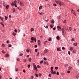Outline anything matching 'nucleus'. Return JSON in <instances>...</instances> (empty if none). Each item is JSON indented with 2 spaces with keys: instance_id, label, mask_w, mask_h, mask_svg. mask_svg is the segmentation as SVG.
Segmentation results:
<instances>
[{
  "instance_id": "473e14b6",
  "label": "nucleus",
  "mask_w": 79,
  "mask_h": 79,
  "mask_svg": "<svg viewBox=\"0 0 79 79\" xmlns=\"http://www.w3.org/2000/svg\"><path fill=\"white\" fill-rule=\"evenodd\" d=\"M37 68H41V67L39 65H38L37 66Z\"/></svg>"
},
{
  "instance_id": "72a5a7b5",
  "label": "nucleus",
  "mask_w": 79,
  "mask_h": 79,
  "mask_svg": "<svg viewBox=\"0 0 79 79\" xmlns=\"http://www.w3.org/2000/svg\"><path fill=\"white\" fill-rule=\"evenodd\" d=\"M1 24L3 26H4V24H3V23L2 22H1Z\"/></svg>"
},
{
  "instance_id": "3c124183",
  "label": "nucleus",
  "mask_w": 79,
  "mask_h": 79,
  "mask_svg": "<svg viewBox=\"0 0 79 79\" xmlns=\"http://www.w3.org/2000/svg\"><path fill=\"white\" fill-rule=\"evenodd\" d=\"M15 70L16 71H18V69L16 68Z\"/></svg>"
},
{
  "instance_id": "7c9ffc66",
  "label": "nucleus",
  "mask_w": 79,
  "mask_h": 79,
  "mask_svg": "<svg viewBox=\"0 0 79 79\" xmlns=\"http://www.w3.org/2000/svg\"><path fill=\"white\" fill-rule=\"evenodd\" d=\"M23 53H20L19 54V56H23Z\"/></svg>"
},
{
  "instance_id": "f8f14e48",
  "label": "nucleus",
  "mask_w": 79,
  "mask_h": 79,
  "mask_svg": "<svg viewBox=\"0 0 79 79\" xmlns=\"http://www.w3.org/2000/svg\"><path fill=\"white\" fill-rule=\"evenodd\" d=\"M31 60H32V59H31V58H30L28 60V61H29V62H31Z\"/></svg>"
},
{
  "instance_id": "69168bd1",
  "label": "nucleus",
  "mask_w": 79,
  "mask_h": 79,
  "mask_svg": "<svg viewBox=\"0 0 79 79\" xmlns=\"http://www.w3.org/2000/svg\"><path fill=\"white\" fill-rule=\"evenodd\" d=\"M67 73H70V71H67Z\"/></svg>"
},
{
  "instance_id": "e433bc0d",
  "label": "nucleus",
  "mask_w": 79,
  "mask_h": 79,
  "mask_svg": "<svg viewBox=\"0 0 79 79\" xmlns=\"http://www.w3.org/2000/svg\"><path fill=\"white\" fill-rule=\"evenodd\" d=\"M34 30V29H33V28H31V32H32V31H33Z\"/></svg>"
},
{
  "instance_id": "de8ad7c7",
  "label": "nucleus",
  "mask_w": 79,
  "mask_h": 79,
  "mask_svg": "<svg viewBox=\"0 0 79 79\" xmlns=\"http://www.w3.org/2000/svg\"><path fill=\"white\" fill-rule=\"evenodd\" d=\"M11 5L12 6H15V4H12Z\"/></svg>"
},
{
  "instance_id": "5701e85b",
  "label": "nucleus",
  "mask_w": 79,
  "mask_h": 79,
  "mask_svg": "<svg viewBox=\"0 0 79 79\" xmlns=\"http://www.w3.org/2000/svg\"><path fill=\"white\" fill-rule=\"evenodd\" d=\"M53 70H51V74H53Z\"/></svg>"
},
{
  "instance_id": "338daca9",
  "label": "nucleus",
  "mask_w": 79,
  "mask_h": 79,
  "mask_svg": "<svg viewBox=\"0 0 79 79\" xmlns=\"http://www.w3.org/2000/svg\"><path fill=\"white\" fill-rule=\"evenodd\" d=\"M68 65L67 64H65V67H68Z\"/></svg>"
},
{
  "instance_id": "a878e982",
  "label": "nucleus",
  "mask_w": 79,
  "mask_h": 79,
  "mask_svg": "<svg viewBox=\"0 0 79 79\" xmlns=\"http://www.w3.org/2000/svg\"><path fill=\"white\" fill-rule=\"evenodd\" d=\"M33 40L35 41V42H36L37 41V39H36V38H34Z\"/></svg>"
},
{
  "instance_id": "09e8293b",
  "label": "nucleus",
  "mask_w": 79,
  "mask_h": 79,
  "mask_svg": "<svg viewBox=\"0 0 79 79\" xmlns=\"http://www.w3.org/2000/svg\"><path fill=\"white\" fill-rule=\"evenodd\" d=\"M53 69V68L52 67H51V70H52Z\"/></svg>"
},
{
  "instance_id": "680f3d73",
  "label": "nucleus",
  "mask_w": 79,
  "mask_h": 79,
  "mask_svg": "<svg viewBox=\"0 0 79 79\" xmlns=\"http://www.w3.org/2000/svg\"><path fill=\"white\" fill-rule=\"evenodd\" d=\"M49 41H50L51 40V38H50L48 39Z\"/></svg>"
},
{
  "instance_id": "5fc2aeb1",
  "label": "nucleus",
  "mask_w": 79,
  "mask_h": 79,
  "mask_svg": "<svg viewBox=\"0 0 79 79\" xmlns=\"http://www.w3.org/2000/svg\"><path fill=\"white\" fill-rule=\"evenodd\" d=\"M17 30L15 29V32H17Z\"/></svg>"
},
{
  "instance_id": "393cba45",
  "label": "nucleus",
  "mask_w": 79,
  "mask_h": 79,
  "mask_svg": "<svg viewBox=\"0 0 79 79\" xmlns=\"http://www.w3.org/2000/svg\"><path fill=\"white\" fill-rule=\"evenodd\" d=\"M5 19L6 20H7V19H8V17L5 16Z\"/></svg>"
},
{
  "instance_id": "bb28decb",
  "label": "nucleus",
  "mask_w": 79,
  "mask_h": 79,
  "mask_svg": "<svg viewBox=\"0 0 79 79\" xmlns=\"http://www.w3.org/2000/svg\"><path fill=\"white\" fill-rule=\"evenodd\" d=\"M9 5H7V6H6V8L7 10H8V7H9Z\"/></svg>"
},
{
  "instance_id": "2eb2a0df",
  "label": "nucleus",
  "mask_w": 79,
  "mask_h": 79,
  "mask_svg": "<svg viewBox=\"0 0 79 79\" xmlns=\"http://www.w3.org/2000/svg\"><path fill=\"white\" fill-rule=\"evenodd\" d=\"M6 57H9V54H7L6 55Z\"/></svg>"
},
{
  "instance_id": "ddd939ff",
  "label": "nucleus",
  "mask_w": 79,
  "mask_h": 79,
  "mask_svg": "<svg viewBox=\"0 0 79 79\" xmlns=\"http://www.w3.org/2000/svg\"><path fill=\"white\" fill-rule=\"evenodd\" d=\"M73 44V45L74 46H77V43H74Z\"/></svg>"
},
{
  "instance_id": "864d4df0",
  "label": "nucleus",
  "mask_w": 79,
  "mask_h": 79,
  "mask_svg": "<svg viewBox=\"0 0 79 79\" xmlns=\"http://www.w3.org/2000/svg\"><path fill=\"white\" fill-rule=\"evenodd\" d=\"M35 76H36V77H38V74H35Z\"/></svg>"
},
{
  "instance_id": "4d7b16f0",
  "label": "nucleus",
  "mask_w": 79,
  "mask_h": 79,
  "mask_svg": "<svg viewBox=\"0 0 79 79\" xmlns=\"http://www.w3.org/2000/svg\"><path fill=\"white\" fill-rule=\"evenodd\" d=\"M48 76H49V77H51V76H51V74H49Z\"/></svg>"
},
{
  "instance_id": "f704fd0d",
  "label": "nucleus",
  "mask_w": 79,
  "mask_h": 79,
  "mask_svg": "<svg viewBox=\"0 0 79 79\" xmlns=\"http://www.w3.org/2000/svg\"><path fill=\"white\" fill-rule=\"evenodd\" d=\"M37 51H38V49H35V52H37Z\"/></svg>"
},
{
  "instance_id": "58836bf2",
  "label": "nucleus",
  "mask_w": 79,
  "mask_h": 79,
  "mask_svg": "<svg viewBox=\"0 0 79 79\" xmlns=\"http://www.w3.org/2000/svg\"><path fill=\"white\" fill-rule=\"evenodd\" d=\"M27 67L28 68H30V67H31V65L30 64L28 65Z\"/></svg>"
},
{
  "instance_id": "8fccbe9b",
  "label": "nucleus",
  "mask_w": 79,
  "mask_h": 79,
  "mask_svg": "<svg viewBox=\"0 0 79 79\" xmlns=\"http://www.w3.org/2000/svg\"><path fill=\"white\" fill-rule=\"evenodd\" d=\"M11 44H9L8 47H11Z\"/></svg>"
},
{
  "instance_id": "7ed1b4c3",
  "label": "nucleus",
  "mask_w": 79,
  "mask_h": 79,
  "mask_svg": "<svg viewBox=\"0 0 79 79\" xmlns=\"http://www.w3.org/2000/svg\"><path fill=\"white\" fill-rule=\"evenodd\" d=\"M71 13H73V14L74 15H75V16H76V13H75V12H74V10H73L72 9L71 10Z\"/></svg>"
},
{
  "instance_id": "cd10ccee",
  "label": "nucleus",
  "mask_w": 79,
  "mask_h": 79,
  "mask_svg": "<svg viewBox=\"0 0 79 79\" xmlns=\"http://www.w3.org/2000/svg\"><path fill=\"white\" fill-rule=\"evenodd\" d=\"M55 69L56 70H57V69H58V67H55Z\"/></svg>"
},
{
  "instance_id": "20e7f679",
  "label": "nucleus",
  "mask_w": 79,
  "mask_h": 79,
  "mask_svg": "<svg viewBox=\"0 0 79 79\" xmlns=\"http://www.w3.org/2000/svg\"><path fill=\"white\" fill-rule=\"evenodd\" d=\"M20 6H24V4L22 2H20L19 3Z\"/></svg>"
},
{
  "instance_id": "6e6552de",
  "label": "nucleus",
  "mask_w": 79,
  "mask_h": 79,
  "mask_svg": "<svg viewBox=\"0 0 79 79\" xmlns=\"http://www.w3.org/2000/svg\"><path fill=\"white\" fill-rule=\"evenodd\" d=\"M48 52V49H45L44 51V53H47Z\"/></svg>"
},
{
  "instance_id": "f257e3e1",
  "label": "nucleus",
  "mask_w": 79,
  "mask_h": 79,
  "mask_svg": "<svg viewBox=\"0 0 79 79\" xmlns=\"http://www.w3.org/2000/svg\"><path fill=\"white\" fill-rule=\"evenodd\" d=\"M55 2L57 4H59V5L60 6H61V5H64V4L61 1H55Z\"/></svg>"
},
{
  "instance_id": "37998d69",
  "label": "nucleus",
  "mask_w": 79,
  "mask_h": 79,
  "mask_svg": "<svg viewBox=\"0 0 79 79\" xmlns=\"http://www.w3.org/2000/svg\"><path fill=\"white\" fill-rule=\"evenodd\" d=\"M44 60L46 61V60H47V58H45V57H44Z\"/></svg>"
},
{
  "instance_id": "13d9d810",
  "label": "nucleus",
  "mask_w": 79,
  "mask_h": 79,
  "mask_svg": "<svg viewBox=\"0 0 79 79\" xmlns=\"http://www.w3.org/2000/svg\"><path fill=\"white\" fill-rule=\"evenodd\" d=\"M35 48H37V45H35Z\"/></svg>"
},
{
  "instance_id": "f3484780",
  "label": "nucleus",
  "mask_w": 79,
  "mask_h": 79,
  "mask_svg": "<svg viewBox=\"0 0 79 79\" xmlns=\"http://www.w3.org/2000/svg\"><path fill=\"white\" fill-rule=\"evenodd\" d=\"M13 35L15 36L16 35V34L15 32L13 33Z\"/></svg>"
},
{
  "instance_id": "2f4dec72",
  "label": "nucleus",
  "mask_w": 79,
  "mask_h": 79,
  "mask_svg": "<svg viewBox=\"0 0 79 79\" xmlns=\"http://www.w3.org/2000/svg\"><path fill=\"white\" fill-rule=\"evenodd\" d=\"M26 50L27 52H29V49H27Z\"/></svg>"
},
{
  "instance_id": "79ce46f5",
  "label": "nucleus",
  "mask_w": 79,
  "mask_h": 79,
  "mask_svg": "<svg viewBox=\"0 0 79 79\" xmlns=\"http://www.w3.org/2000/svg\"><path fill=\"white\" fill-rule=\"evenodd\" d=\"M71 41H74V38H72V39L71 40Z\"/></svg>"
},
{
  "instance_id": "b1692460",
  "label": "nucleus",
  "mask_w": 79,
  "mask_h": 79,
  "mask_svg": "<svg viewBox=\"0 0 79 79\" xmlns=\"http://www.w3.org/2000/svg\"><path fill=\"white\" fill-rule=\"evenodd\" d=\"M72 52H73V53H76V50H73V51Z\"/></svg>"
},
{
  "instance_id": "1a4fd4ad",
  "label": "nucleus",
  "mask_w": 79,
  "mask_h": 79,
  "mask_svg": "<svg viewBox=\"0 0 79 79\" xmlns=\"http://www.w3.org/2000/svg\"><path fill=\"white\" fill-rule=\"evenodd\" d=\"M34 68L35 69L36 71H37V67H36V65H34Z\"/></svg>"
},
{
  "instance_id": "a18cd8bd",
  "label": "nucleus",
  "mask_w": 79,
  "mask_h": 79,
  "mask_svg": "<svg viewBox=\"0 0 79 79\" xmlns=\"http://www.w3.org/2000/svg\"><path fill=\"white\" fill-rule=\"evenodd\" d=\"M39 53H40V52H38V53H37V56H39Z\"/></svg>"
},
{
  "instance_id": "bf43d9fd",
  "label": "nucleus",
  "mask_w": 79,
  "mask_h": 79,
  "mask_svg": "<svg viewBox=\"0 0 79 79\" xmlns=\"http://www.w3.org/2000/svg\"><path fill=\"white\" fill-rule=\"evenodd\" d=\"M62 50H64V49H65V48H64V47H63L62 48Z\"/></svg>"
},
{
  "instance_id": "0eeeda50",
  "label": "nucleus",
  "mask_w": 79,
  "mask_h": 79,
  "mask_svg": "<svg viewBox=\"0 0 79 79\" xmlns=\"http://www.w3.org/2000/svg\"><path fill=\"white\" fill-rule=\"evenodd\" d=\"M73 49H74V48L73 47H71L70 48V50L72 51V50H73Z\"/></svg>"
},
{
  "instance_id": "e2e57ef3",
  "label": "nucleus",
  "mask_w": 79,
  "mask_h": 79,
  "mask_svg": "<svg viewBox=\"0 0 79 79\" xmlns=\"http://www.w3.org/2000/svg\"><path fill=\"white\" fill-rule=\"evenodd\" d=\"M68 54L69 55H71V53H70V52H69V51L68 52Z\"/></svg>"
},
{
  "instance_id": "ea45409f",
  "label": "nucleus",
  "mask_w": 79,
  "mask_h": 79,
  "mask_svg": "<svg viewBox=\"0 0 79 79\" xmlns=\"http://www.w3.org/2000/svg\"><path fill=\"white\" fill-rule=\"evenodd\" d=\"M47 42V41H45L44 42V44H45Z\"/></svg>"
},
{
  "instance_id": "0e129e2a",
  "label": "nucleus",
  "mask_w": 79,
  "mask_h": 79,
  "mask_svg": "<svg viewBox=\"0 0 79 79\" xmlns=\"http://www.w3.org/2000/svg\"><path fill=\"white\" fill-rule=\"evenodd\" d=\"M56 75H59V73H58V72H57V73H56Z\"/></svg>"
},
{
  "instance_id": "dca6fc26",
  "label": "nucleus",
  "mask_w": 79,
  "mask_h": 79,
  "mask_svg": "<svg viewBox=\"0 0 79 79\" xmlns=\"http://www.w3.org/2000/svg\"><path fill=\"white\" fill-rule=\"evenodd\" d=\"M14 5H16V2H17V1L15 0V1H14Z\"/></svg>"
},
{
  "instance_id": "9b49d317",
  "label": "nucleus",
  "mask_w": 79,
  "mask_h": 79,
  "mask_svg": "<svg viewBox=\"0 0 79 79\" xmlns=\"http://www.w3.org/2000/svg\"><path fill=\"white\" fill-rule=\"evenodd\" d=\"M44 64H47V65H48V63L46 62H44Z\"/></svg>"
},
{
  "instance_id": "c9c22d12",
  "label": "nucleus",
  "mask_w": 79,
  "mask_h": 79,
  "mask_svg": "<svg viewBox=\"0 0 79 79\" xmlns=\"http://www.w3.org/2000/svg\"><path fill=\"white\" fill-rule=\"evenodd\" d=\"M69 30H70V31H71V30H72L71 27H69Z\"/></svg>"
},
{
  "instance_id": "412c9836",
  "label": "nucleus",
  "mask_w": 79,
  "mask_h": 79,
  "mask_svg": "<svg viewBox=\"0 0 79 79\" xmlns=\"http://www.w3.org/2000/svg\"><path fill=\"white\" fill-rule=\"evenodd\" d=\"M50 27H51V28H53V25H50Z\"/></svg>"
},
{
  "instance_id": "39448f33",
  "label": "nucleus",
  "mask_w": 79,
  "mask_h": 79,
  "mask_svg": "<svg viewBox=\"0 0 79 79\" xmlns=\"http://www.w3.org/2000/svg\"><path fill=\"white\" fill-rule=\"evenodd\" d=\"M57 29L58 30H59V31H60V29H61V27H60L59 26H57Z\"/></svg>"
},
{
  "instance_id": "c756f323",
  "label": "nucleus",
  "mask_w": 79,
  "mask_h": 79,
  "mask_svg": "<svg viewBox=\"0 0 79 79\" xmlns=\"http://www.w3.org/2000/svg\"><path fill=\"white\" fill-rule=\"evenodd\" d=\"M44 27H45V28H46V29H48V26H46V27L45 26H44Z\"/></svg>"
},
{
  "instance_id": "aec40b11",
  "label": "nucleus",
  "mask_w": 79,
  "mask_h": 79,
  "mask_svg": "<svg viewBox=\"0 0 79 79\" xmlns=\"http://www.w3.org/2000/svg\"><path fill=\"white\" fill-rule=\"evenodd\" d=\"M51 23L52 24H53L54 23V20H52L51 21Z\"/></svg>"
},
{
  "instance_id": "423d86ee",
  "label": "nucleus",
  "mask_w": 79,
  "mask_h": 79,
  "mask_svg": "<svg viewBox=\"0 0 79 79\" xmlns=\"http://www.w3.org/2000/svg\"><path fill=\"white\" fill-rule=\"evenodd\" d=\"M38 43L39 45L40 46V40H38Z\"/></svg>"
},
{
  "instance_id": "603ef678",
  "label": "nucleus",
  "mask_w": 79,
  "mask_h": 79,
  "mask_svg": "<svg viewBox=\"0 0 79 79\" xmlns=\"http://www.w3.org/2000/svg\"><path fill=\"white\" fill-rule=\"evenodd\" d=\"M4 52V50H2V53H4V54L5 52Z\"/></svg>"
},
{
  "instance_id": "a211bd4d",
  "label": "nucleus",
  "mask_w": 79,
  "mask_h": 79,
  "mask_svg": "<svg viewBox=\"0 0 79 79\" xmlns=\"http://www.w3.org/2000/svg\"><path fill=\"white\" fill-rule=\"evenodd\" d=\"M41 8H42V6H41L39 7V10H41Z\"/></svg>"
},
{
  "instance_id": "c85d7f7f",
  "label": "nucleus",
  "mask_w": 79,
  "mask_h": 79,
  "mask_svg": "<svg viewBox=\"0 0 79 79\" xmlns=\"http://www.w3.org/2000/svg\"><path fill=\"white\" fill-rule=\"evenodd\" d=\"M76 78H77V79H78L79 78V74L77 75L76 76Z\"/></svg>"
},
{
  "instance_id": "4be33fe9",
  "label": "nucleus",
  "mask_w": 79,
  "mask_h": 79,
  "mask_svg": "<svg viewBox=\"0 0 79 79\" xmlns=\"http://www.w3.org/2000/svg\"><path fill=\"white\" fill-rule=\"evenodd\" d=\"M34 38L33 37H32L31 38V40H34Z\"/></svg>"
},
{
  "instance_id": "c03bdc74",
  "label": "nucleus",
  "mask_w": 79,
  "mask_h": 79,
  "mask_svg": "<svg viewBox=\"0 0 79 79\" xmlns=\"http://www.w3.org/2000/svg\"><path fill=\"white\" fill-rule=\"evenodd\" d=\"M13 10L14 13H15L16 11V10H15V9H13Z\"/></svg>"
},
{
  "instance_id": "052dcab7",
  "label": "nucleus",
  "mask_w": 79,
  "mask_h": 79,
  "mask_svg": "<svg viewBox=\"0 0 79 79\" xmlns=\"http://www.w3.org/2000/svg\"><path fill=\"white\" fill-rule=\"evenodd\" d=\"M39 76H41V75H42V74H41L40 73H39Z\"/></svg>"
},
{
  "instance_id": "4c0bfd02",
  "label": "nucleus",
  "mask_w": 79,
  "mask_h": 79,
  "mask_svg": "<svg viewBox=\"0 0 79 79\" xmlns=\"http://www.w3.org/2000/svg\"><path fill=\"white\" fill-rule=\"evenodd\" d=\"M56 74V72L54 71L53 73V74Z\"/></svg>"
},
{
  "instance_id": "4468645a",
  "label": "nucleus",
  "mask_w": 79,
  "mask_h": 79,
  "mask_svg": "<svg viewBox=\"0 0 79 79\" xmlns=\"http://www.w3.org/2000/svg\"><path fill=\"white\" fill-rule=\"evenodd\" d=\"M56 38L57 40H60V37L59 36H57L56 37Z\"/></svg>"
},
{
  "instance_id": "49530a36",
  "label": "nucleus",
  "mask_w": 79,
  "mask_h": 79,
  "mask_svg": "<svg viewBox=\"0 0 79 79\" xmlns=\"http://www.w3.org/2000/svg\"><path fill=\"white\" fill-rule=\"evenodd\" d=\"M66 20H64V21H63L64 23H66Z\"/></svg>"
},
{
  "instance_id": "a19ab883",
  "label": "nucleus",
  "mask_w": 79,
  "mask_h": 79,
  "mask_svg": "<svg viewBox=\"0 0 79 79\" xmlns=\"http://www.w3.org/2000/svg\"><path fill=\"white\" fill-rule=\"evenodd\" d=\"M40 64H42L43 63V61H41L40 62Z\"/></svg>"
},
{
  "instance_id": "9d476101",
  "label": "nucleus",
  "mask_w": 79,
  "mask_h": 79,
  "mask_svg": "<svg viewBox=\"0 0 79 79\" xmlns=\"http://www.w3.org/2000/svg\"><path fill=\"white\" fill-rule=\"evenodd\" d=\"M57 51H59V52H60L61 51V49H60V48H57Z\"/></svg>"
},
{
  "instance_id": "6ab92c4d",
  "label": "nucleus",
  "mask_w": 79,
  "mask_h": 79,
  "mask_svg": "<svg viewBox=\"0 0 79 79\" xmlns=\"http://www.w3.org/2000/svg\"><path fill=\"white\" fill-rule=\"evenodd\" d=\"M72 68V67H69V70H71V69Z\"/></svg>"
},
{
  "instance_id": "6e6d98bb",
  "label": "nucleus",
  "mask_w": 79,
  "mask_h": 79,
  "mask_svg": "<svg viewBox=\"0 0 79 79\" xmlns=\"http://www.w3.org/2000/svg\"><path fill=\"white\" fill-rule=\"evenodd\" d=\"M18 32H20V30L18 29Z\"/></svg>"
},
{
  "instance_id": "f03ea898",
  "label": "nucleus",
  "mask_w": 79,
  "mask_h": 79,
  "mask_svg": "<svg viewBox=\"0 0 79 79\" xmlns=\"http://www.w3.org/2000/svg\"><path fill=\"white\" fill-rule=\"evenodd\" d=\"M62 30V35H64L65 34H66L65 33H64V29L63 28L61 29Z\"/></svg>"
},
{
  "instance_id": "774afa93",
  "label": "nucleus",
  "mask_w": 79,
  "mask_h": 79,
  "mask_svg": "<svg viewBox=\"0 0 79 79\" xmlns=\"http://www.w3.org/2000/svg\"><path fill=\"white\" fill-rule=\"evenodd\" d=\"M77 63H78V64H79V60H78V61H77Z\"/></svg>"
}]
</instances>
